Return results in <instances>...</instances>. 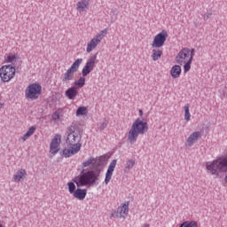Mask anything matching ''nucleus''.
<instances>
[{
	"label": "nucleus",
	"mask_w": 227,
	"mask_h": 227,
	"mask_svg": "<svg viewBox=\"0 0 227 227\" xmlns=\"http://www.w3.org/2000/svg\"><path fill=\"white\" fill-rule=\"evenodd\" d=\"M138 113H139V116L143 115V110L140 109Z\"/></svg>",
	"instance_id": "nucleus-37"
},
{
	"label": "nucleus",
	"mask_w": 227,
	"mask_h": 227,
	"mask_svg": "<svg viewBox=\"0 0 227 227\" xmlns=\"http://www.w3.org/2000/svg\"><path fill=\"white\" fill-rule=\"evenodd\" d=\"M27 175V174L26 173V169H24V168L19 169L16 172V174L13 175V180H14V182L19 184V182H23V180L26 178Z\"/></svg>",
	"instance_id": "nucleus-15"
},
{
	"label": "nucleus",
	"mask_w": 227,
	"mask_h": 227,
	"mask_svg": "<svg viewBox=\"0 0 227 227\" xmlns=\"http://www.w3.org/2000/svg\"><path fill=\"white\" fill-rule=\"evenodd\" d=\"M166 38H168V32L163 30L157 34L153 41V47L157 49L162 47L166 43Z\"/></svg>",
	"instance_id": "nucleus-8"
},
{
	"label": "nucleus",
	"mask_w": 227,
	"mask_h": 227,
	"mask_svg": "<svg viewBox=\"0 0 227 227\" xmlns=\"http://www.w3.org/2000/svg\"><path fill=\"white\" fill-rule=\"evenodd\" d=\"M118 212L120 216L119 217H127L129 215V202H125L122 206L118 207Z\"/></svg>",
	"instance_id": "nucleus-20"
},
{
	"label": "nucleus",
	"mask_w": 227,
	"mask_h": 227,
	"mask_svg": "<svg viewBox=\"0 0 227 227\" xmlns=\"http://www.w3.org/2000/svg\"><path fill=\"white\" fill-rule=\"evenodd\" d=\"M100 176V170L95 172L94 170L82 171L80 176H75L73 182L76 184L77 187H85L86 185H93Z\"/></svg>",
	"instance_id": "nucleus-1"
},
{
	"label": "nucleus",
	"mask_w": 227,
	"mask_h": 227,
	"mask_svg": "<svg viewBox=\"0 0 227 227\" xmlns=\"http://www.w3.org/2000/svg\"><path fill=\"white\" fill-rule=\"evenodd\" d=\"M36 130V126H31L27 131L26 132V134H24L20 138V141H22V143H24L25 141H27V139H29V137H31V136H33L35 134Z\"/></svg>",
	"instance_id": "nucleus-19"
},
{
	"label": "nucleus",
	"mask_w": 227,
	"mask_h": 227,
	"mask_svg": "<svg viewBox=\"0 0 227 227\" xmlns=\"http://www.w3.org/2000/svg\"><path fill=\"white\" fill-rule=\"evenodd\" d=\"M179 227H198V222L196 221H185Z\"/></svg>",
	"instance_id": "nucleus-24"
},
{
	"label": "nucleus",
	"mask_w": 227,
	"mask_h": 227,
	"mask_svg": "<svg viewBox=\"0 0 227 227\" xmlns=\"http://www.w3.org/2000/svg\"><path fill=\"white\" fill-rule=\"evenodd\" d=\"M41 93L42 85L39 83H31L25 90V96L28 100H36Z\"/></svg>",
	"instance_id": "nucleus-5"
},
{
	"label": "nucleus",
	"mask_w": 227,
	"mask_h": 227,
	"mask_svg": "<svg viewBox=\"0 0 227 227\" xmlns=\"http://www.w3.org/2000/svg\"><path fill=\"white\" fill-rule=\"evenodd\" d=\"M98 160L99 162V163H98V166L104 164V162H106V155L99 156Z\"/></svg>",
	"instance_id": "nucleus-32"
},
{
	"label": "nucleus",
	"mask_w": 227,
	"mask_h": 227,
	"mask_svg": "<svg viewBox=\"0 0 227 227\" xmlns=\"http://www.w3.org/2000/svg\"><path fill=\"white\" fill-rule=\"evenodd\" d=\"M148 131V123L143 121L141 119L137 118L132 124L131 129L128 133V140L130 145H134L139 137V134L143 135Z\"/></svg>",
	"instance_id": "nucleus-2"
},
{
	"label": "nucleus",
	"mask_w": 227,
	"mask_h": 227,
	"mask_svg": "<svg viewBox=\"0 0 227 227\" xmlns=\"http://www.w3.org/2000/svg\"><path fill=\"white\" fill-rule=\"evenodd\" d=\"M189 59H191V49L187 47L183 48L177 56H176V63H177V65H184V63H186Z\"/></svg>",
	"instance_id": "nucleus-7"
},
{
	"label": "nucleus",
	"mask_w": 227,
	"mask_h": 227,
	"mask_svg": "<svg viewBox=\"0 0 227 227\" xmlns=\"http://www.w3.org/2000/svg\"><path fill=\"white\" fill-rule=\"evenodd\" d=\"M182 74V67L179 65H175L170 70V75L173 79H178Z\"/></svg>",
	"instance_id": "nucleus-18"
},
{
	"label": "nucleus",
	"mask_w": 227,
	"mask_h": 227,
	"mask_svg": "<svg viewBox=\"0 0 227 227\" xmlns=\"http://www.w3.org/2000/svg\"><path fill=\"white\" fill-rule=\"evenodd\" d=\"M95 162V158L90 157L89 160L82 162V168H88L89 166H91Z\"/></svg>",
	"instance_id": "nucleus-29"
},
{
	"label": "nucleus",
	"mask_w": 227,
	"mask_h": 227,
	"mask_svg": "<svg viewBox=\"0 0 227 227\" xmlns=\"http://www.w3.org/2000/svg\"><path fill=\"white\" fill-rule=\"evenodd\" d=\"M88 114V107L79 106L76 110V116H86Z\"/></svg>",
	"instance_id": "nucleus-23"
},
{
	"label": "nucleus",
	"mask_w": 227,
	"mask_h": 227,
	"mask_svg": "<svg viewBox=\"0 0 227 227\" xmlns=\"http://www.w3.org/2000/svg\"><path fill=\"white\" fill-rule=\"evenodd\" d=\"M103 33L106 35L107 31L102 30L101 34L96 35L90 40V42L87 44V49H86L87 52H91V51H93L94 49H97V45H98V43L102 42V38H104V36H102Z\"/></svg>",
	"instance_id": "nucleus-9"
},
{
	"label": "nucleus",
	"mask_w": 227,
	"mask_h": 227,
	"mask_svg": "<svg viewBox=\"0 0 227 227\" xmlns=\"http://www.w3.org/2000/svg\"><path fill=\"white\" fill-rule=\"evenodd\" d=\"M81 139H82L81 129L77 126H71L66 140L67 146H80L81 149V146H82Z\"/></svg>",
	"instance_id": "nucleus-3"
},
{
	"label": "nucleus",
	"mask_w": 227,
	"mask_h": 227,
	"mask_svg": "<svg viewBox=\"0 0 227 227\" xmlns=\"http://www.w3.org/2000/svg\"><path fill=\"white\" fill-rule=\"evenodd\" d=\"M200 137L201 132L200 131H195L192 133L184 144L186 148H191V146H192V145H194V143H196V141H198V139H200Z\"/></svg>",
	"instance_id": "nucleus-14"
},
{
	"label": "nucleus",
	"mask_w": 227,
	"mask_h": 227,
	"mask_svg": "<svg viewBox=\"0 0 227 227\" xmlns=\"http://www.w3.org/2000/svg\"><path fill=\"white\" fill-rule=\"evenodd\" d=\"M136 164V161L134 160H129L126 163V169H132Z\"/></svg>",
	"instance_id": "nucleus-30"
},
{
	"label": "nucleus",
	"mask_w": 227,
	"mask_h": 227,
	"mask_svg": "<svg viewBox=\"0 0 227 227\" xmlns=\"http://www.w3.org/2000/svg\"><path fill=\"white\" fill-rule=\"evenodd\" d=\"M51 118L54 121H57V120H59V112L56 111L52 114Z\"/></svg>",
	"instance_id": "nucleus-31"
},
{
	"label": "nucleus",
	"mask_w": 227,
	"mask_h": 227,
	"mask_svg": "<svg viewBox=\"0 0 227 227\" xmlns=\"http://www.w3.org/2000/svg\"><path fill=\"white\" fill-rule=\"evenodd\" d=\"M212 15V13H208V14H206L204 16V20H207V19H210V16Z\"/></svg>",
	"instance_id": "nucleus-36"
},
{
	"label": "nucleus",
	"mask_w": 227,
	"mask_h": 227,
	"mask_svg": "<svg viewBox=\"0 0 227 227\" xmlns=\"http://www.w3.org/2000/svg\"><path fill=\"white\" fill-rule=\"evenodd\" d=\"M109 121H105L101 123L100 127H99V130H104V129H106L108 125Z\"/></svg>",
	"instance_id": "nucleus-34"
},
{
	"label": "nucleus",
	"mask_w": 227,
	"mask_h": 227,
	"mask_svg": "<svg viewBox=\"0 0 227 227\" xmlns=\"http://www.w3.org/2000/svg\"><path fill=\"white\" fill-rule=\"evenodd\" d=\"M192 64V59H190L188 61L184 63V74H187V72H189V70H191V65Z\"/></svg>",
	"instance_id": "nucleus-26"
},
{
	"label": "nucleus",
	"mask_w": 227,
	"mask_h": 227,
	"mask_svg": "<svg viewBox=\"0 0 227 227\" xmlns=\"http://www.w3.org/2000/svg\"><path fill=\"white\" fill-rule=\"evenodd\" d=\"M60 143H61V135L59 134L55 135L50 144V153H51L52 155H56V153L59 152Z\"/></svg>",
	"instance_id": "nucleus-11"
},
{
	"label": "nucleus",
	"mask_w": 227,
	"mask_h": 227,
	"mask_svg": "<svg viewBox=\"0 0 227 227\" xmlns=\"http://www.w3.org/2000/svg\"><path fill=\"white\" fill-rule=\"evenodd\" d=\"M86 194H88V190L77 188L74 192L73 196L74 198H76V200L82 201V200L86 198Z\"/></svg>",
	"instance_id": "nucleus-16"
},
{
	"label": "nucleus",
	"mask_w": 227,
	"mask_h": 227,
	"mask_svg": "<svg viewBox=\"0 0 227 227\" xmlns=\"http://www.w3.org/2000/svg\"><path fill=\"white\" fill-rule=\"evenodd\" d=\"M15 58H16L15 55H9L6 59V62L7 63H13Z\"/></svg>",
	"instance_id": "nucleus-33"
},
{
	"label": "nucleus",
	"mask_w": 227,
	"mask_h": 227,
	"mask_svg": "<svg viewBox=\"0 0 227 227\" xmlns=\"http://www.w3.org/2000/svg\"><path fill=\"white\" fill-rule=\"evenodd\" d=\"M81 151L79 145H68V148H65L62 152H60V155L65 157L66 159H68L72 157V155H75V153H79Z\"/></svg>",
	"instance_id": "nucleus-12"
},
{
	"label": "nucleus",
	"mask_w": 227,
	"mask_h": 227,
	"mask_svg": "<svg viewBox=\"0 0 227 227\" xmlns=\"http://www.w3.org/2000/svg\"><path fill=\"white\" fill-rule=\"evenodd\" d=\"M1 107H3V104H0V109H1Z\"/></svg>",
	"instance_id": "nucleus-39"
},
{
	"label": "nucleus",
	"mask_w": 227,
	"mask_h": 227,
	"mask_svg": "<svg viewBox=\"0 0 227 227\" xmlns=\"http://www.w3.org/2000/svg\"><path fill=\"white\" fill-rule=\"evenodd\" d=\"M95 61H97V56H91L86 62L85 66L82 70V77H86L89 74H91L92 70L95 68Z\"/></svg>",
	"instance_id": "nucleus-10"
},
{
	"label": "nucleus",
	"mask_w": 227,
	"mask_h": 227,
	"mask_svg": "<svg viewBox=\"0 0 227 227\" xmlns=\"http://www.w3.org/2000/svg\"><path fill=\"white\" fill-rule=\"evenodd\" d=\"M67 187L70 194H74L75 192V183L74 182H68Z\"/></svg>",
	"instance_id": "nucleus-28"
},
{
	"label": "nucleus",
	"mask_w": 227,
	"mask_h": 227,
	"mask_svg": "<svg viewBox=\"0 0 227 227\" xmlns=\"http://www.w3.org/2000/svg\"><path fill=\"white\" fill-rule=\"evenodd\" d=\"M142 227H150V224L145 223Z\"/></svg>",
	"instance_id": "nucleus-38"
},
{
	"label": "nucleus",
	"mask_w": 227,
	"mask_h": 227,
	"mask_svg": "<svg viewBox=\"0 0 227 227\" xmlns=\"http://www.w3.org/2000/svg\"><path fill=\"white\" fill-rule=\"evenodd\" d=\"M194 52H195L194 49L190 50V59H192H192L194 58Z\"/></svg>",
	"instance_id": "nucleus-35"
},
{
	"label": "nucleus",
	"mask_w": 227,
	"mask_h": 227,
	"mask_svg": "<svg viewBox=\"0 0 227 227\" xmlns=\"http://www.w3.org/2000/svg\"><path fill=\"white\" fill-rule=\"evenodd\" d=\"M184 120L189 121L191 120V113L189 112V105L184 106Z\"/></svg>",
	"instance_id": "nucleus-27"
},
{
	"label": "nucleus",
	"mask_w": 227,
	"mask_h": 227,
	"mask_svg": "<svg viewBox=\"0 0 227 227\" xmlns=\"http://www.w3.org/2000/svg\"><path fill=\"white\" fill-rule=\"evenodd\" d=\"M162 57V51L161 50H153V61H159L160 58Z\"/></svg>",
	"instance_id": "nucleus-22"
},
{
	"label": "nucleus",
	"mask_w": 227,
	"mask_h": 227,
	"mask_svg": "<svg viewBox=\"0 0 227 227\" xmlns=\"http://www.w3.org/2000/svg\"><path fill=\"white\" fill-rule=\"evenodd\" d=\"M86 84V78L84 76L80 77L79 80L74 82V86H78V88H82Z\"/></svg>",
	"instance_id": "nucleus-25"
},
{
	"label": "nucleus",
	"mask_w": 227,
	"mask_h": 227,
	"mask_svg": "<svg viewBox=\"0 0 227 227\" xmlns=\"http://www.w3.org/2000/svg\"><path fill=\"white\" fill-rule=\"evenodd\" d=\"M82 65V59H77L71 67L62 75L61 81L63 84H70V82L75 80V72L79 70V67Z\"/></svg>",
	"instance_id": "nucleus-4"
},
{
	"label": "nucleus",
	"mask_w": 227,
	"mask_h": 227,
	"mask_svg": "<svg viewBox=\"0 0 227 227\" xmlns=\"http://www.w3.org/2000/svg\"><path fill=\"white\" fill-rule=\"evenodd\" d=\"M0 77L3 82H10L15 77V67L13 66H3L0 68Z\"/></svg>",
	"instance_id": "nucleus-6"
},
{
	"label": "nucleus",
	"mask_w": 227,
	"mask_h": 227,
	"mask_svg": "<svg viewBox=\"0 0 227 227\" xmlns=\"http://www.w3.org/2000/svg\"><path fill=\"white\" fill-rule=\"evenodd\" d=\"M88 6H90V0H82L77 3L76 10L79 13H82V12H86V10H88Z\"/></svg>",
	"instance_id": "nucleus-17"
},
{
	"label": "nucleus",
	"mask_w": 227,
	"mask_h": 227,
	"mask_svg": "<svg viewBox=\"0 0 227 227\" xmlns=\"http://www.w3.org/2000/svg\"><path fill=\"white\" fill-rule=\"evenodd\" d=\"M117 162L118 160H113L108 166V168L106 173V177H105V184L106 185L107 184H109V182H111V178H113V173H114V169L116 168Z\"/></svg>",
	"instance_id": "nucleus-13"
},
{
	"label": "nucleus",
	"mask_w": 227,
	"mask_h": 227,
	"mask_svg": "<svg viewBox=\"0 0 227 227\" xmlns=\"http://www.w3.org/2000/svg\"><path fill=\"white\" fill-rule=\"evenodd\" d=\"M77 93H79V91H77L75 87H70L66 90L65 95L69 98V100H74V98L77 97Z\"/></svg>",
	"instance_id": "nucleus-21"
}]
</instances>
